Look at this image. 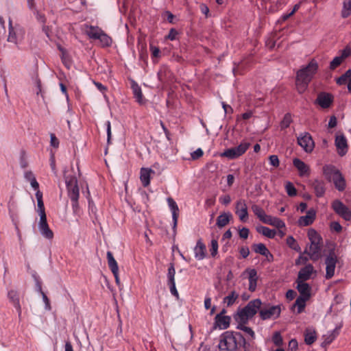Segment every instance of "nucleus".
Here are the masks:
<instances>
[{
  "label": "nucleus",
  "mask_w": 351,
  "mask_h": 351,
  "mask_svg": "<svg viewBox=\"0 0 351 351\" xmlns=\"http://www.w3.org/2000/svg\"><path fill=\"white\" fill-rule=\"evenodd\" d=\"M195 257L197 260H202L206 256V245L198 240L194 248Z\"/></svg>",
  "instance_id": "obj_27"
},
{
  "label": "nucleus",
  "mask_w": 351,
  "mask_h": 351,
  "mask_svg": "<svg viewBox=\"0 0 351 351\" xmlns=\"http://www.w3.org/2000/svg\"><path fill=\"white\" fill-rule=\"evenodd\" d=\"M256 230L260 234H262L263 236L269 238L274 239L276 234V231L274 230H271L266 226H259L256 228Z\"/></svg>",
  "instance_id": "obj_33"
},
{
  "label": "nucleus",
  "mask_w": 351,
  "mask_h": 351,
  "mask_svg": "<svg viewBox=\"0 0 351 351\" xmlns=\"http://www.w3.org/2000/svg\"><path fill=\"white\" fill-rule=\"evenodd\" d=\"M9 35L8 37V41L17 44L19 40L23 38L24 32L21 28H14L12 26V21L10 20L9 23Z\"/></svg>",
  "instance_id": "obj_16"
},
{
  "label": "nucleus",
  "mask_w": 351,
  "mask_h": 351,
  "mask_svg": "<svg viewBox=\"0 0 351 351\" xmlns=\"http://www.w3.org/2000/svg\"><path fill=\"white\" fill-rule=\"evenodd\" d=\"M252 247L254 252L263 255L264 256L269 250L265 246V245L263 243L253 244Z\"/></svg>",
  "instance_id": "obj_42"
},
{
  "label": "nucleus",
  "mask_w": 351,
  "mask_h": 351,
  "mask_svg": "<svg viewBox=\"0 0 351 351\" xmlns=\"http://www.w3.org/2000/svg\"><path fill=\"white\" fill-rule=\"evenodd\" d=\"M297 289L300 293V296L309 299L311 298V287L305 282H296Z\"/></svg>",
  "instance_id": "obj_23"
},
{
  "label": "nucleus",
  "mask_w": 351,
  "mask_h": 351,
  "mask_svg": "<svg viewBox=\"0 0 351 351\" xmlns=\"http://www.w3.org/2000/svg\"><path fill=\"white\" fill-rule=\"evenodd\" d=\"M281 309L280 306H269L259 311V315L263 320L275 319L280 316Z\"/></svg>",
  "instance_id": "obj_12"
},
{
  "label": "nucleus",
  "mask_w": 351,
  "mask_h": 351,
  "mask_svg": "<svg viewBox=\"0 0 351 351\" xmlns=\"http://www.w3.org/2000/svg\"><path fill=\"white\" fill-rule=\"evenodd\" d=\"M71 201L72 210L74 214H77L79 211V198L70 199Z\"/></svg>",
  "instance_id": "obj_52"
},
{
  "label": "nucleus",
  "mask_w": 351,
  "mask_h": 351,
  "mask_svg": "<svg viewBox=\"0 0 351 351\" xmlns=\"http://www.w3.org/2000/svg\"><path fill=\"white\" fill-rule=\"evenodd\" d=\"M178 31L173 28L171 29L168 35L166 36L167 39L170 40H174L176 39V36L178 35Z\"/></svg>",
  "instance_id": "obj_60"
},
{
  "label": "nucleus",
  "mask_w": 351,
  "mask_h": 351,
  "mask_svg": "<svg viewBox=\"0 0 351 351\" xmlns=\"http://www.w3.org/2000/svg\"><path fill=\"white\" fill-rule=\"evenodd\" d=\"M351 56V48L349 46H347L343 50L340 51V55L336 56L333 58L332 61H330V70L335 69L337 66H339L342 62L346 60L347 58Z\"/></svg>",
  "instance_id": "obj_15"
},
{
  "label": "nucleus",
  "mask_w": 351,
  "mask_h": 351,
  "mask_svg": "<svg viewBox=\"0 0 351 351\" xmlns=\"http://www.w3.org/2000/svg\"><path fill=\"white\" fill-rule=\"evenodd\" d=\"M217 250H218L217 241L215 239H213L211 241V249H210V253L213 256H215L217 254Z\"/></svg>",
  "instance_id": "obj_54"
},
{
  "label": "nucleus",
  "mask_w": 351,
  "mask_h": 351,
  "mask_svg": "<svg viewBox=\"0 0 351 351\" xmlns=\"http://www.w3.org/2000/svg\"><path fill=\"white\" fill-rule=\"evenodd\" d=\"M315 219V211L310 209L306 212V215L300 217L298 224L300 226H308L313 223Z\"/></svg>",
  "instance_id": "obj_19"
},
{
  "label": "nucleus",
  "mask_w": 351,
  "mask_h": 351,
  "mask_svg": "<svg viewBox=\"0 0 351 351\" xmlns=\"http://www.w3.org/2000/svg\"><path fill=\"white\" fill-rule=\"evenodd\" d=\"M134 97H135L136 101L140 104H143V96L142 93V90L141 87L137 84H133L132 86Z\"/></svg>",
  "instance_id": "obj_35"
},
{
  "label": "nucleus",
  "mask_w": 351,
  "mask_h": 351,
  "mask_svg": "<svg viewBox=\"0 0 351 351\" xmlns=\"http://www.w3.org/2000/svg\"><path fill=\"white\" fill-rule=\"evenodd\" d=\"M350 79H351V69H348L341 77L337 78L336 82L338 84L342 85L348 83Z\"/></svg>",
  "instance_id": "obj_43"
},
{
  "label": "nucleus",
  "mask_w": 351,
  "mask_h": 351,
  "mask_svg": "<svg viewBox=\"0 0 351 351\" xmlns=\"http://www.w3.org/2000/svg\"><path fill=\"white\" fill-rule=\"evenodd\" d=\"M351 14V0H345L343 3L341 16L343 18H347Z\"/></svg>",
  "instance_id": "obj_40"
},
{
  "label": "nucleus",
  "mask_w": 351,
  "mask_h": 351,
  "mask_svg": "<svg viewBox=\"0 0 351 351\" xmlns=\"http://www.w3.org/2000/svg\"><path fill=\"white\" fill-rule=\"evenodd\" d=\"M204 154V152L202 151V149L201 148H198L197 149H196L195 152H193L192 154H191V158L193 159V160H196V159H198L199 158L202 157Z\"/></svg>",
  "instance_id": "obj_63"
},
{
  "label": "nucleus",
  "mask_w": 351,
  "mask_h": 351,
  "mask_svg": "<svg viewBox=\"0 0 351 351\" xmlns=\"http://www.w3.org/2000/svg\"><path fill=\"white\" fill-rule=\"evenodd\" d=\"M215 322L221 328L226 329L229 327L230 317L229 316L222 315L221 314H217L215 317Z\"/></svg>",
  "instance_id": "obj_30"
},
{
  "label": "nucleus",
  "mask_w": 351,
  "mask_h": 351,
  "mask_svg": "<svg viewBox=\"0 0 351 351\" xmlns=\"http://www.w3.org/2000/svg\"><path fill=\"white\" fill-rule=\"evenodd\" d=\"M37 287H38V291H40V293H41V295L43 296V301L45 303V308L48 310H50L51 306H50L49 300L47 298V296L46 295V294L42 291L41 285L39 282H37Z\"/></svg>",
  "instance_id": "obj_48"
},
{
  "label": "nucleus",
  "mask_w": 351,
  "mask_h": 351,
  "mask_svg": "<svg viewBox=\"0 0 351 351\" xmlns=\"http://www.w3.org/2000/svg\"><path fill=\"white\" fill-rule=\"evenodd\" d=\"M309 299H306V298L299 296L294 304V307L297 308V313H301L304 310V308L306 306V302Z\"/></svg>",
  "instance_id": "obj_36"
},
{
  "label": "nucleus",
  "mask_w": 351,
  "mask_h": 351,
  "mask_svg": "<svg viewBox=\"0 0 351 351\" xmlns=\"http://www.w3.org/2000/svg\"><path fill=\"white\" fill-rule=\"evenodd\" d=\"M308 237L311 242L308 249H306L304 253L308 254L313 261L317 260L321 256L322 247V239L318 233L313 229L308 231Z\"/></svg>",
  "instance_id": "obj_3"
},
{
  "label": "nucleus",
  "mask_w": 351,
  "mask_h": 351,
  "mask_svg": "<svg viewBox=\"0 0 351 351\" xmlns=\"http://www.w3.org/2000/svg\"><path fill=\"white\" fill-rule=\"evenodd\" d=\"M285 189H286V192L287 193L288 195L290 197H293L297 195V190H296L295 187L290 182H287V184L285 185Z\"/></svg>",
  "instance_id": "obj_46"
},
{
  "label": "nucleus",
  "mask_w": 351,
  "mask_h": 351,
  "mask_svg": "<svg viewBox=\"0 0 351 351\" xmlns=\"http://www.w3.org/2000/svg\"><path fill=\"white\" fill-rule=\"evenodd\" d=\"M245 273L248 274V280H249V290L252 292H254L256 290L257 281H258V276L257 271L255 269H247L245 271Z\"/></svg>",
  "instance_id": "obj_20"
},
{
  "label": "nucleus",
  "mask_w": 351,
  "mask_h": 351,
  "mask_svg": "<svg viewBox=\"0 0 351 351\" xmlns=\"http://www.w3.org/2000/svg\"><path fill=\"white\" fill-rule=\"evenodd\" d=\"M286 243H287V245L292 250H293L298 252H300L301 251V248H300V245H298L296 240L292 236H289L287 238Z\"/></svg>",
  "instance_id": "obj_41"
},
{
  "label": "nucleus",
  "mask_w": 351,
  "mask_h": 351,
  "mask_svg": "<svg viewBox=\"0 0 351 351\" xmlns=\"http://www.w3.org/2000/svg\"><path fill=\"white\" fill-rule=\"evenodd\" d=\"M249 233H250V230L247 228H243L239 232L240 238L243 239H247V237L249 236Z\"/></svg>",
  "instance_id": "obj_61"
},
{
  "label": "nucleus",
  "mask_w": 351,
  "mask_h": 351,
  "mask_svg": "<svg viewBox=\"0 0 351 351\" xmlns=\"http://www.w3.org/2000/svg\"><path fill=\"white\" fill-rule=\"evenodd\" d=\"M298 144L307 153L311 152L314 148V141L308 132L300 134L297 138Z\"/></svg>",
  "instance_id": "obj_11"
},
{
  "label": "nucleus",
  "mask_w": 351,
  "mask_h": 351,
  "mask_svg": "<svg viewBox=\"0 0 351 351\" xmlns=\"http://www.w3.org/2000/svg\"><path fill=\"white\" fill-rule=\"evenodd\" d=\"M175 275H176V270L173 264L171 263L170 266L168 269V274H167V278L168 281L167 282H175Z\"/></svg>",
  "instance_id": "obj_47"
},
{
  "label": "nucleus",
  "mask_w": 351,
  "mask_h": 351,
  "mask_svg": "<svg viewBox=\"0 0 351 351\" xmlns=\"http://www.w3.org/2000/svg\"><path fill=\"white\" fill-rule=\"evenodd\" d=\"M68 196L70 199L79 198L80 191L77 185V180L74 175L64 176Z\"/></svg>",
  "instance_id": "obj_8"
},
{
  "label": "nucleus",
  "mask_w": 351,
  "mask_h": 351,
  "mask_svg": "<svg viewBox=\"0 0 351 351\" xmlns=\"http://www.w3.org/2000/svg\"><path fill=\"white\" fill-rule=\"evenodd\" d=\"M332 207L334 211L346 221H350L351 219V210L340 200H334L332 204Z\"/></svg>",
  "instance_id": "obj_10"
},
{
  "label": "nucleus",
  "mask_w": 351,
  "mask_h": 351,
  "mask_svg": "<svg viewBox=\"0 0 351 351\" xmlns=\"http://www.w3.org/2000/svg\"><path fill=\"white\" fill-rule=\"evenodd\" d=\"M154 171L149 168H141L140 172V179L143 186L146 187L150 184V174Z\"/></svg>",
  "instance_id": "obj_28"
},
{
  "label": "nucleus",
  "mask_w": 351,
  "mask_h": 351,
  "mask_svg": "<svg viewBox=\"0 0 351 351\" xmlns=\"http://www.w3.org/2000/svg\"><path fill=\"white\" fill-rule=\"evenodd\" d=\"M330 228L333 229L337 232H341L342 226L337 221H332L330 223Z\"/></svg>",
  "instance_id": "obj_64"
},
{
  "label": "nucleus",
  "mask_w": 351,
  "mask_h": 351,
  "mask_svg": "<svg viewBox=\"0 0 351 351\" xmlns=\"http://www.w3.org/2000/svg\"><path fill=\"white\" fill-rule=\"evenodd\" d=\"M50 145L51 146L58 148L59 146V140L56 138V135L53 133L50 134Z\"/></svg>",
  "instance_id": "obj_57"
},
{
  "label": "nucleus",
  "mask_w": 351,
  "mask_h": 351,
  "mask_svg": "<svg viewBox=\"0 0 351 351\" xmlns=\"http://www.w3.org/2000/svg\"><path fill=\"white\" fill-rule=\"evenodd\" d=\"M273 343L277 346H281L282 345V337L279 332H276L272 337Z\"/></svg>",
  "instance_id": "obj_49"
},
{
  "label": "nucleus",
  "mask_w": 351,
  "mask_h": 351,
  "mask_svg": "<svg viewBox=\"0 0 351 351\" xmlns=\"http://www.w3.org/2000/svg\"><path fill=\"white\" fill-rule=\"evenodd\" d=\"M244 337L240 332L228 330L219 336V351H239Z\"/></svg>",
  "instance_id": "obj_1"
},
{
  "label": "nucleus",
  "mask_w": 351,
  "mask_h": 351,
  "mask_svg": "<svg viewBox=\"0 0 351 351\" xmlns=\"http://www.w3.org/2000/svg\"><path fill=\"white\" fill-rule=\"evenodd\" d=\"M341 326L342 324H339L330 333V342L339 335Z\"/></svg>",
  "instance_id": "obj_53"
},
{
  "label": "nucleus",
  "mask_w": 351,
  "mask_h": 351,
  "mask_svg": "<svg viewBox=\"0 0 351 351\" xmlns=\"http://www.w3.org/2000/svg\"><path fill=\"white\" fill-rule=\"evenodd\" d=\"M250 143L246 141H243L237 147H232L226 149L221 156L222 157L228 158V159H236L242 156L248 149Z\"/></svg>",
  "instance_id": "obj_7"
},
{
  "label": "nucleus",
  "mask_w": 351,
  "mask_h": 351,
  "mask_svg": "<svg viewBox=\"0 0 351 351\" xmlns=\"http://www.w3.org/2000/svg\"><path fill=\"white\" fill-rule=\"evenodd\" d=\"M269 163L275 167H278L279 166V164H280V161H279V159L278 158V156L276 155H271L269 156Z\"/></svg>",
  "instance_id": "obj_58"
},
{
  "label": "nucleus",
  "mask_w": 351,
  "mask_h": 351,
  "mask_svg": "<svg viewBox=\"0 0 351 351\" xmlns=\"http://www.w3.org/2000/svg\"><path fill=\"white\" fill-rule=\"evenodd\" d=\"M254 340L245 339L244 337V342L241 343V348H242L244 351H257L256 346L254 345Z\"/></svg>",
  "instance_id": "obj_37"
},
{
  "label": "nucleus",
  "mask_w": 351,
  "mask_h": 351,
  "mask_svg": "<svg viewBox=\"0 0 351 351\" xmlns=\"http://www.w3.org/2000/svg\"><path fill=\"white\" fill-rule=\"evenodd\" d=\"M41 234L47 239H52L53 238V232L49 228L48 224L38 227Z\"/></svg>",
  "instance_id": "obj_38"
},
{
  "label": "nucleus",
  "mask_w": 351,
  "mask_h": 351,
  "mask_svg": "<svg viewBox=\"0 0 351 351\" xmlns=\"http://www.w3.org/2000/svg\"><path fill=\"white\" fill-rule=\"evenodd\" d=\"M238 323H239V325L237 326V328L243 331L244 335H243V336L245 339H250L251 340H254L255 339V333H254V330L251 328L246 326H245L246 324H244L243 322H238Z\"/></svg>",
  "instance_id": "obj_29"
},
{
  "label": "nucleus",
  "mask_w": 351,
  "mask_h": 351,
  "mask_svg": "<svg viewBox=\"0 0 351 351\" xmlns=\"http://www.w3.org/2000/svg\"><path fill=\"white\" fill-rule=\"evenodd\" d=\"M262 302L259 299L249 302L245 307L238 311L236 318L237 322L247 324L248 320L256 314Z\"/></svg>",
  "instance_id": "obj_4"
},
{
  "label": "nucleus",
  "mask_w": 351,
  "mask_h": 351,
  "mask_svg": "<svg viewBox=\"0 0 351 351\" xmlns=\"http://www.w3.org/2000/svg\"><path fill=\"white\" fill-rule=\"evenodd\" d=\"M263 223L274 226L278 229L285 228L286 226L285 222L280 219L267 215Z\"/></svg>",
  "instance_id": "obj_21"
},
{
  "label": "nucleus",
  "mask_w": 351,
  "mask_h": 351,
  "mask_svg": "<svg viewBox=\"0 0 351 351\" xmlns=\"http://www.w3.org/2000/svg\"><path fill=\"white\" fill-rule=\"evenodd\" d=\"M167 202L172 213L173 228H175L178 223L179 208L176 202L171 197L167 198Z\"/></svg>",
  "instance_id": "obj_26"
},
{
  "label": "nucleus",
  "mask_w": 351,
  "mask_h": 351,
  "mask_svg": "<svg viewBox=\"0 0 351 351\" xmlns=\"http://www.w3.org/2000/svg\"><path fill=\"white\" fill-rule=\"evenodd\" d=\"M316 340V336L315 332L311 331H306L304 335V341L307 345H311Z\"/></svg>",
  "instance_id": "obj_45"
},
{
  "label": "nucleus",
  "mask_w": 351,
  "mask_h": 351,
  "mask_svg": "<svg viewBox=\"0 0 351 351\" xmlns=\"http://www.w3.org/2000/svg\"><path fill=\"white\" fill-rule=\"evenodd\" d=\"M108 265L112 274H116L119 271V267L117 261L114 259L112 253L108 251L106 254Z\"/></svg>",
  "instance_id": "obj_31"
},
{
  "label": "nucleus",
  "mask_w": 351,
  "mask_h": 351,
  "mask_svg": "<svg viewBox=\"0 0 351 351\" xmlns=\"http://www.w3.org/2000/svg\"><path fill=\"white\" fill-rule=\"evenodd\" d=\"M239 253L242 258H246L250 254V250L247 246H241L239 248Z\"/></svg>",
  "instance_id": "obj_56"
},
{
  "label": "nucleus",
  "mask_w": 351,
  "mask_h": 351,
  "mask_svg": "<svg viewBox=\"0 0 351 351\" xmlns=\"http://www.w3.org/2000/svg\"><path fill=\"white\" fill-rule=\"evenodd\" d=\"M169 72V71L168 70V69L167 67L164 66V67L160 68V69L159 70V71L158 73V77L159 80L162 82H165L167 73Z\"/></svg>",
  "instance_id": "obj_51"
},
{
  "label": "nucleus",
  "mask_w": 351,
  "mask_h": 351,
  "mask_svg": "<svg viewBox=\"0 0 351 351\" xmlns=\"http://www.w3.org/2000/svg\"><path fill=\"white\" fill-rule=\"evenodd\" d=\"M293 166L299 172L300 176H308L310 175V167L299 158H294L293 160Z\"/></svg>",
  "instance_id": "obj_18"
},
{
  "label": "nucleus",
  "mask_w": 351,
  "mask_h": 351,
  "mask_svg": "<svg viewBox=\"0 0 351 351\" xmlns=\"http://www.w3.org/2000/svg\"><path fill=\"white\" fill-rule=\"evenodd\" d=\"M335 145L339 156H343L347 153L348 149L347 139L341 132H338L335 135Z\"/></svg>",
  "instance_id": "obj_13"
},
{
  "label": "nucleus",
  "mask_w": 351,
  "mask_h": 351,
  "mask_svg": "<svg viewBox=\"0 0 351 351\" xmlns=\"http://www.w3.org/2000/svg\"><path fill=\"white\" fill-rule=\"evenodd\" d=\"M292 122L291 116L289 113H287L282 121L280 122V128L282 130H285L289 127L291 123Z\"/></svg>",
  "instance_id": "obj_44"
},
{
  "label": "nucleus",
  "mask_w": 351,
  "mask_h": 351,
  "mask_svg": "<svg viewBox=\"0 0 351 351\" xmlns=\"http://www.w3.org/2000/svg\"><path fill=\"white\" fill-rule=\"evenodd\" d=\"M316 102L322 108H329V93H321L318 95Z\"/></svg>",
  "instance_id": "obj_32"
},
{
  "label": "nucleus",
  "mask_w": 351,
  "mask_h": 351,
  "mask_svg": "<svg viewBox=\"0 0 351 351\" xmlns=\"http://www.w3.org/2000/svg\"><path fill=\"white\" fill-rule=\"evenodd\" d=\"M8 297L20 316L21 314V306L19 302V293L15 290H10L8 293Z\"/></svg>",
  "instance_id": "obj_25"
},
{
  "label": "nucleus",
  "mask_w": 351,
  "mask_h": 351,
  "mask_svg": "<svg viewBox=\"0 0 351 351\" xmlns=\"http://www.w3.org/2000/svg\"><path fill=\"white\" fill-rule=\"evenodd\" d=\"M330 180L339 191H343L346 187V181L342 173L334 167L330 166Z\"/></svg>",
  "instance_id": "obj_9"
},
{
  "label": "nucleus",
  "mask_w": 351,
  "mask_h": 351,
  "mask_svg": "<svg viewBox=\"0 0 351 351\" xmlns=\"http://www.w3.org/2000/svg\"><path fill=\"white\" fill-rule=\"evenodd\" d=\"M235 213L239 219L245 222L248 219V212L246 202L243 199H239L235 204Z\"/></svg>",
  "instance_id": "obj_14"
},
{
  "label": "nucleus",
  "mask_w": 351,
  "mask_h": 351,
  "mask_svg": "<svg viewBox=\"0 0 351 351\" xmlns=\"http://www.w3.org/2000/svg\"><path fill=\"white\" fill-rule=\"evenodd\" d=\"M40 221L38 223V227L48 224L47 221V215L45 213H39Z\"/></svg>",
  "instance_id": "obj_62"
},
{
  "label": "nucleus",
  "mask_w": 351,
  "mask_h": 351,
  "mask_svg": "<svg viewBox=\"0 0 351 351\" xmlns=\"http://www.w3.org/2000/svg\"><path fill=\"white\" fill-rule=\"evenodd\" d=\"M337 262V256L330 251V278L334 275V269Z\"/></svg>",
  "instance_id": "obj_50"
},
{
  "label": "nucleus",
  "mask_w": 351,
  "mask_h": 351,
  "mask_svg": "<svg viewBox=\"0 0 351 351\" xmlns=\"http://www.w3.org/2000/svg\"><path fill=\"white\" fill-rule=\"evenodd\" d=\"M252 210L254 212V215L263 222L267 214L264 211V210L258 205H253L252 206Z\"/></svg>",
  "instance_id": "obj_39"
},
{
  "label": "nucleus",
  "mask_w": 351,
  "mask_h": 351,
  "mask_svg": "<svg viewBox=\"0 0 351 351\" xmlns=\"http://www.w3.org/2000/svg\"><path fill=\"white\" fill-rule=\"evenodd\" d=\"M232 215L231 213H222L217 218L216 225L219 228H222L227 226L232 219Z\"/></svg>",
  "instance_id": "obj_22"
},
{
  "label": "nucleus",
  "mask_w": 351,
  "mask_h": 351,
  "mask_svg": "<svg viewBox=\"0 0 351 351\" xmlns=\"http://www.w3.org/2000/svg\"><path fill=\"white\" fill-rule=\"evenodd\" d=\"M169 287V289H170V292L171 293L176 297L177 298H178V296H179V294H178V292L176 289V282H167Z\"/></svg>",
  "instance_id": "obj_55"
},
{
  "label": "nucleus",
  "mask_w": 351,
  "mask_h": 351,
  "mask_svg": "<svg viewBox=\"0 0 351 351\" xmlns=\"http://www.w3.org/2000/svg\"><path fill=\"white\" fill-rule=\"evenodd\" d=\"M311 187L313 189L317 197H322L324 195L326 186L324 181L315 179L311 182Z\"/></svg>",
  "instance_id": "obj_24"
},
{
  "label": "nucleus",
  "mask_w": 351,
  "mask_h": 351,
  "mask_svg": "<svg viewBox=\"0 0 351 351\" xmlns=\"http://www.w3.org/2000/svg\"><path fill=\"white\" fill-rule=\"evenodd\" d=\"M84 32L89 38L98 40L102 47H110L112 44L111 38L97 26L86 25Z\"/></svg>",
  "instance_id": "obj_5"
},
{
  "label": "nucleus",
  "mask_w": 351,
  "mask_h": 351,
  "mask_svg": "<svg viewBox=\"0 0 351 351\" xmlns=\"http://www.w3.org/2000/svg\"><path fill=\"white\" fill-rule=\"evenodd\" d=\"M318 69V64L315 60H312L308 65L304 66L297 72L296 87L300 93H304L308 84L313 78Z\"/></svg>",
  "instance_id": "obj_2"
},
{
  "label": "nucleus",
  "mask_w": 351,
  "mask_h": 351,
  "mask_svg": "<svg viewBox=\"0 0 351 351\" xmlns=\"http://www.w3.org/2000/svg\"><path fill=\"white\" fill-rule=\"evenodd\" d=\"M27 4L29 10L33 13L36 21L42 24V29L45 34L51 39L50 33L51 32V27L46 25L47 18L45 14L38 10L34 0H27Z\"/></svg>",
  "instance_id": "obj_6"
},
{
  "label": "nucleus",
  "mask_w": 351,
  "mask_h": 351,
  "mask_svg": "<svg viewBox=\"0 0 351 351\" xmlns=\"http://www.w3.org/2000/svg\"><path fill=\"white\" fill-rule=\"evenodd\" d=\"M219 201L222 204L228 205L231 202V198L229 195H225L221 196L219 198Z\"/></svg>",
  "instance_id": "obj_59"
},
{
  "label": "nucleus",
  "mask_w": 351,
  "mask_h": 351,
  "mask_svg": "<svg viewBox=\"0 0 351 351\" xmlns=\"http://www.w3.org/2000/svg\"><path fill=\"white\" fill-rule=\"evenodd\" d=\"M239 298V294L235 291H232L223 298V303L226 306H231Z\"/></svg>",
  "instance_id": "obj_34"
},
{
  "label": "nucleus",
  "mask_w": 351,
  "mask_h": 351,
  "mask_svg": "<svg viewBox=\"0 0 351 351\" xmlns=\"http://www.w3.org/2000/svg\"><path fill=\"white\" fill-rule=\"evenodd\" d=\"M313 267L312 265L308 264L302 267L298 272V278L296 282H305L311 278L313 273Z\"/></svg>",
  "instance_id": "obj_17"
}]
</instances>
